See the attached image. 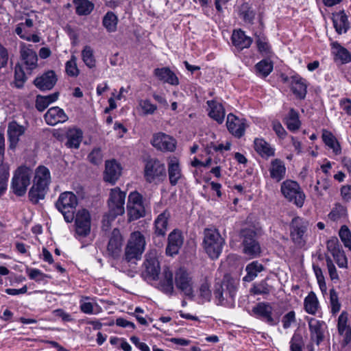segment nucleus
I'll use <instances>...</instances> for the list:
<instances>
[{"instance_id": "obj_23", "label": "nucleus", "mask_w": 351, "mask_h": 351, "mask_svg": "<svg viewBox=\"0 0 351 351\" xmlns=\"http://www.w3.org/2000/svg\"><path fill=\"white\" fill-rule=\"evenodd\" d=\"M154 76L160 82L172 86L179 84V80L175 73L169 67L156 68L154 70Z\"/></svg>"}, {"instance_id": "obj_8", "label": "nucleus", "mask_w": 351, "mask_h": 351, "mask_svg": "<svg viewBox=\"0 0 351 351\" xmlns=\"http://www.w3.org/2000/svg\"><path fill=\"white\" fill-rule=\"evenodd\" d=\"M280 192L283 197L296 206H303L306 195L299 184L291 180H287L280 185Z\"/></svg>"}, {"instance_id": "obj_53", "label": "nucleus", "mask_w": 351, "mask_h": 351, "mask_svg": "<svg viewBox=\"0 0 351 351\" xmlns=\"http://www.w3.org/2000/svg\"><path fill=\"white\" fill-rule=\"evenodd\" d=\"M123 167L120 162L111 160V184H113L122 174Z\"/></svg>"}, {"instance_id": "obj_28", "label": "nucleus", "mask_w": 351, "mask_h": 351, "mask_svg": "<svg viewBox=\"0 0 351 351\" xmlns=\"http://www.w3.org/2000/svg\"><path fill=\"white\" fill-rule=\"evenodd\" d=\"M208 115L213 120L221 124L223 122L226 112L223 105L216 100L207 101Z\"/></svg>"}, {"instance_id": "obj_61", "label": "nucleus", "mask_w": 351, "mask_h": 351, "mask_svg": "<svg viewBox=\"0 0 351 351\" xmlns=\"http://www.w3.org/2000/svg\"><path fill=\"white\" fill-rule=\"evenodd\" d=\"M141 205L143 204L142 196L141 195L136 192L133 191L130 193L128 196V201L127 206L130 205Z\"/></svg>"}, {"instance_id": "obj_9", "label": "nucleus", "mask_w": 351, "mask_h": 351, "mask_svg": "<svg viewBox=\"0 0 351 351\" xmlns=\"http://www.w3.org/2000/svg\"><path fill=\"white\" fill-rule=\"evenodd\" d=\"M32 170L26 166L19 167L14 172L11 182V189L17 196H23L30 184Z\"/></svg>"}, {"instance_id": "obj_15", "label": "nucleus", "mask_w": 351, "mask_h": 351, "mask_svg": "<svg viewBox=\"0 0 351 351\" xmlns=\"http://www.w3.org/2000/svg\"><path fill=\"white\" fill-rule=\"evenodd\" d=\"M126 193L118 187L111 189V219L125 213Z\"/></svg>"}, {"instance_id": "obj_37", "label": "nucleus", "mask_w": 351, "mask_h": 351, "mask_svg": "<svg viewBox=\"0 0 351 351\" xmlns=\"http://www.w3.org/2000/svg\"><path fill=\"white\" fill-rule=\"evenodd\" d=\"M263 269L264 267L261 263L257 261H252L246 266L247 274L243 277V280L245 282L252 281Z\"/></svg>"}, {"instance_id": "obj_52", "label": "nucleus", "mask_w": 351, "mask_h": 351, "mask_svg": "<svg viewBox=\"0 0 351 351\" xmlns=\"http://www.w3.org/2000/svg\"><path fill=\"white\" fill-rule=\"evenodd\" d=\"M20 64H17L15 66L14 78L16 84L18 88L21 87L26 81V71Z\"/></svg>"}, {"instance_id": "obj_2", "label": "nucleus", "mask_w": 351, "mask_h": 351, "mask_svg": "<svg viewBox=\"0 0 351 351\" xmlns=\"http://www.w3.org/2000/svg\"><path fill=\"white\" fill-rule=\"evenodd\" d=\"M239 281L230 276H225L221 282L215 285L214 296L218 305L232 303L236 296Z\"/></svg>"}, {"instance_id": "obj_60", "label": "nucleus", "mask_w": 351, "mask_h": 351, "mask_svg": "<svg viewBox=\"0 0 351 351\" xmlns=\"http://www.w3.org/2000/svg\"><path fill=\"white\" fill-rule=\"evenodd\" d=\"M103 155L100 149H94L88 155L89 161L94 164L98 165L102 161Z\"/></svg>"}, {"instance_id": "obj_3", "label": "nucleus", "mask_w": 351, "mask_h": 351, "mask_svg": "<svg viewBox=\"0 0 351 351\" xmlns=\"http://www.w3.org/2000/svg\"><path fill=\"white\" fill-rule=\"evenodd\" d=\"M309 223L300 217L292 219L290 225V239L294 246L298 249L305 247L308 238Z\"/></svg>"}, {"instance_id": "obj_48", "label": "nucleus", "mask_w": 351, "mask_h": 351, "mask_svg": "<svg viewBox=\"0 0 351 351\" xmlns=\"http://www.w3.org/2000/svg\"><path fill=\"white\" fill-rule=\"evenodd\" d=\"M82 56L84 62L88 67L93 68L95 66V60L93 56V51L90 47H84L82 51Z\"/></svg>"}, {"instance_id": "obj_40", "label": "nucleus", "mask_w": 351, "mask_h": 351, "mask_svg": "<svg viewBox=\"0 0 351 351\" xmlns=\"http://www.w3.org/2000/svg\"><path fill=\"white\" fill-rule=\"evenodd\" d=\"M330 181L328 178H322L317 180L313 186V194L318 198L323 197L330 187Z\"/></svg>"}, {"instance_id": "obj_12", "label": "nucleus", "mask_w": 351, "mask_h": 351, "mask_svg": "<svg viewBox=\"0 0 351 351\" xmlns=\"http://www.w3.org/2000/svg\"><path fill=\"white\" fill-rule=\"evenodd\" d=\"M253 312L270 326L277 325L280 321V315L277 312H274L273 307L269 303H258L253 308Z\"/></svg>"}, {"instance_id": "obj_46", "label": "nucleus", "mask_w": 351, "mask_h": 351, "mask_svg": "<svg viewBox=\"0 0 351 351\" xmlns=\"http://www.w3.org/2000/svg\"><path fill=\"white\" fill-rule=\"evenodd\" d=\"M256 73L262 77H267L273 70V64L267 60H263L255 65Z\"/></svg>"}, {"instance_id": "obj_38", "label": "nucleus", "mask_w": 351, "mask_h": 351, "mask_svg": "<svg viewBox=\"0 0 351 351\" xmlns=\"http://www.w3.org/2000/svg\"><path fill=\"white\" fill-rule=\"evenodd\" d=\"M256 45L258 52L264 57L271 58L274 53L268 39L263 36H258L256 40Z\"/></svg>"}, {"instance_id": "obj_39", "label": "nucleus", "mask_w": 351, "mask_h": 351, "mask_svg": "<svg viewBox=\"0 0 351 351\" xmlns=\"http://www.w3.org/2000/svg\"><path fill=\"white\" fill-rule=\"evenodd\" d=\"M304 306L305 311L308 314H316L319 308V302L316 295L313 291L310 292L304 298Z\"/></svg>"}, {"instance_id": "obj_4", "label": "nucleus", "mask_w": 351, "mask_h": 351, "mask_svg": "<svg viewBox=\"0 0 351 351\" xmlns=\"http://www.w3.org/2000/svg\"><path fill=\"white\" fill-rule=\"evenodd\" d=\"M77 204V196L71 191H64L60 194L55 206L62 214L64 220L67 223H71L75 218Z\"/></svg>"}, {"instance_id": "obj_54", "label": "nucleus", "mask_w": 351, "mask_h": 351, "mask_svg": "<svg viewBox=\"0 0 351 351\" xmlns=\"http://www.w3.org/2000/svg\"><path fill=\"white\" fill-rule=\"evenodd\" d=\"M347 215L346 208L341 204H336L329 213V218L333 221H337Z\"/></svg>"}, {"instance_id": "obj_22", "label": "nucleus", "mask_w": 351, "mask_h": 351, "mask_svg": "<svg viewBox=\"0 0 351 351\" xmlns=\"http://www.w3.org/2000/svg\"><path fill=\"white\" fill-rule=\"evenodd\" d=\"M44 117L46 123L49 125H56L59 123H64L68 119L64 111L58 106L49 108Z\"/></svg>"}, {"instance_id": "obj_25", "label": "nucleus", "mask_w": 351, "mask_h": 351, "mask_svg": "<svg viewBox=\"0 0 351 351\" xmlns=\"http://www.w3.org/2000/svg\"><path fill=\"white\" fill-rule=\"evenodd\" d=\"M57 81L56 75L53 71H49L34 80V85L41 90H51Z\"/></svg>"}, {"instance_id": "obj_47", "label": "nucleus", "mask_w": 351, "mask_h": 351, "mask_svg": "<svg viewBox=\"0 0 351 351\" xmlns=\"http://www.w3.org/2000/svg\"><path fill=\"white\" fill-rule=\"evenodd\" d=\"M128 215L130 221L138 219L145 215V208L141 205H130L127 206Z\"/></svg>"}, {"instance_id": "obj_55", "label": "nucleus", "mask_w": 351, "mask_h": 351, "mask_svg": "<svg viewBox=\"0 0 351 351\" xmlns=\"http://www.w3.org/2000/svg\"><path fill=\"white\" fill-rule=\"evenodd\" d=\"M330 304L332 314L335 315L340 311L341 304L339 301L338 294L334 289L330 290Z\"/></svg>"}, {"instance_id": "obj_50", "label": "nucleus", "mask_w": 351, "mask_h": 351, "mask_svg": "<svg viewBox=\"0 0 351 351\" xmlns=\"http://www.w3.org/2000/svg\"><path fill=\"white\" fill-rule=\"evenodd\" d=\"M76 60V57L72 56L71 59L66 62L65 71L66 74L70 77H77L80 73Z\"/></svg>"}, {"instance_id": "obj_30", "label": "nucleus", "mask_w": 351, "mask_h": 351, "mask_svg": "<svg viewBox=\"0 0 351 351\" xmlns=\"http://www.w3.org/2000/svg\"><path fill=\"white\" fill-rule=\"evenodd\" d=\"M170 213L165 210L154 221V232L157 236L165 237L168 229Z\"/></svg>"}, {"instance_id": "obj_31", "label": "nucleus", "mask_w": 351, "mask_h": 351, "mask_svg": "<svg viewBox=\"0 0 351 351\" xmlns=\"http://www.w3.org/2000/svg\"><path fill=\"white\" fill-rule=\"evenodd\" d=\"M65 145L70 149H78L83 138V132L78 128H70L66 133Z\"/></svg>"}, {"instance_id": "obj_34", "label": "nucleus", "mask_w": 351, "mask_h": 351, "mask_svg": "<svg viewBox=\"0 0 351 351\" xmlns=\"http://www.w3.org/2000/svg\"><path fill=\"white\" fill-rule=\"evenodd\" d=\"M332 19L333 26L338 34H341L347 32L349 28V22L343 11L334 13Z\"/></svg>"}, {"instance_id": "obj_14", "label": "nucleus", "mask_w": 351, "mask_h": 351, "mask_svg": "<svg viewBox=\"0 0 351 351\" xmlns=\"http://www.w3.org/2000/svg\"><path fill=\"white\" fill-rule=\"evenodd\" d=\"M305 319L308 322L311 341L319 346L324 339L326 324L324 321L313 317H306Z\"/></svg>"}, {"instance_id": "obj_26", "label": "nucleus", "mask_w": 351, "mask_h": 351, "mask_svg": "<svg viewBox=\"0 0 351 351\" xmlns=\"http://www.w3.org/2000/svg\"><path fill=\"white\" fill-rule=\"evenodd\" d=\"M286 171L287 169L282 160L276 158L271 161L269 172L272 180L277 182L281 181L285 178Z\"/></svg>"}, {"instance_id": "obj_41", "label": "nucleus", "mask_w": 351, "mask_h": 351, "mask_svg": "<svg viewBox=\"0 0 351 351\" xmlns=\"http://www.w3.org/2000/svg\"><path fill=\"white\" fill-rule=\"evenodd\" d=\"M136 109L141 115L146 116L154 114L157 110V106L149 99H140Z\"/></svg>"}, {"instance_id": "obj_44", "label": "nucleus", "mask_w": 351, "mask_h": 351, "mask_svg": "<svg viewBox=\"0 0 351 351\" xmlns=\"http://www.w3.org/2000/svg\"><path fill=\"white\" fill-rule=\"evenodd\" d=\"M287 128L291 131H295L300 127L301 123L299 120L298 113L293 109H291L285 122Z\"/></svg>"}, {"instance_id": "obj_35", "label": "nucleus", "mask_w": 351, "mask_h": 351, "mask_svg": "<svg viewBox=\"0 0 351 351\" xmlns=\"http://www.w3.org/2000/svg\"><path fill=\"white\" fill-rule=\"evenodd\" d=\"M322 138L326 145L331 149L336 156L341 154V145L332 132L326 130H323Z\"/></svg>"}, {"instance_id": "obj_13", "label": "nucleus", "mask_w": 351, "mask_h": 351, "mask_svg": "<svg viewBox=\"0 0 351 351\" xmlns=\"http://www.w3.org/2000/svg\"><path fill=\"white\" fill-rule=\"evenodd\" d=\"M243 237V252L252 257H256L261 253V247L255 239L256 232L253 230H243L241 232Z\"/></svg>"}, {"instance_id": "obj_51", "label": "nucleus", "mask_w": 351, "mask_h": 351, "mask_svg": "<svg viewBox=\"0 0 351 351\" xmlns=\"http://www.w3.org/2000/svg\"><path fill=\"white\" fill-rule=\"evenodd\" d=\"M339 236L344 246L351 250V232L347 226L343 225L341 227Z\"/></svg>"}, {"instance_id": "obj_43", "label": "nucleus", "mask_w": 351, "mask_h": 351, "mask_svg": "<svg viewBox=\"0 0 351 351\" xmlns=\"http://www.w3.org/2000/svg\"><path fill=\"white\" fill-rule=\"evenodd\" d=\"M123 240V237L120 230L114 228L111 232V247L114 246V252L113 253L115 256L121 252Z\"/></svg>"}, {"instance_id": "obj_64", "label": "nucleus", "mask_w": 351, "mask_h": 351, "mask_svg": "<svg viewBox=\"0 0 351 351\" xmlns=\"http://www.w3.org/2000/svg\"><path fill=\"white\" fill-rule=\"evenodd\" d=\"M272 128L279 138H284L285 137L287 132L279 121H274L272 122Z\"/></svg>"}, {"instance_id": "obj_42", "label": "nucleus", "mask_w": 351, "mask_h": 351, "mask_svg": "<svg viewBox=\"0 0 351 351\" xmlns=\"http://www.w3.org/2000/svg\"><path fill=\"white\" fill-rule=\"evenodd\" d=\"M76 12L79 15H88L94 8L93 3L88 0H74Z\"/></svg>"}, {"instance_id": "obj_63", "label": "nucleus", "mask_w": 351, "mask_h": 351, "mask_svg": "<svg viewBox=\"0 0 351 351\" xmlns=\"http://www.w3.org/2000/svg\"><path fill=\"white\" fill-rule=\"evenodd\" d=\"M162 291L167 294H171L173 292V280H166L161 279L159 283Z\"/></svg>"}, {"instance_id": "obj_7", "label": "nucleus", "mask_w": 351, "mask_h": 351, "mask_svg": "<svg viewBox=\"0 0 351 351\" xmlns=\"http://www.w3.org/2000/svg\"><path fill=\"white\" fill-rule=\"evenodd\" d=\"M145 239L141 232L134 231L132 232L125 247V260L129 262L134 259H141L145 251Z\"/></svg>"}, {"instance_id": "obj_27", "label": "nucleus", "mask_w": 351, "mask_h": 351, "mask_svg": "<svg viewBox=\"0 0 351 351\" xmlns=\"http://www.w3.org/2000/svg\"><path fill=\"white\" fill-rule=\"evenodd\" d=\"M183 244V237L178 230H173L168 237V245L166 253L169 256L177 254Z\"/></svg>"}, {"instance_id": "obj_33", "label": "nucleus", "mask_w": 351, "mask_h": 351, "mask_svg": "<svg viewBox=\"0 0 351 351\" xmlns=\"http://www.w3.org/2000/svg\"><path fill=\"white\" fill-rule=\"evenodd\" d=\"M255 151L263 158H267L275 154V149L262 138H256L254 141Z\"/></svg>"}, {"instance_id": "obj_1", "label": "nucleus", "mask_w": 351, "mask_h": 351, "mask_svg": "<svg viewBox=\"0 0 351 351\" xmlns=\"http://www.w3.org/2000/svg\"><path fill=\"white\" fill-rule=\"evenodd\" d=\"M50 180L49 170L44 166H39L36 170L34 183L29 191V198L33 204H36L45 198Z\"/></svg>"}, {"instance_id": "obj_29", "label": "nucleus", "mask_w": 351, "mask_h": 351, "mask_svg": "<svg viewBox=\"0 0 351 351\" xmlns=\"http://www.w3.org/2000/svg\"><path fill=\"white\" fill-rule=\"evenodd\" d=\"M289 83L293 94L300 99H304L307 92L306 80L299 75H293L289 80Z\"/></svg>"}, {"instance_id": "obj_32", "label": "nucleus", "mask_w": 351, "mask_h": 351, "mask_svg": "<svg viewBox=\"0 0 351 351\" xmlns=\"http://www.w3.org/2000/svg\"><path fill=\"white\" fill-rule=\"evenodd\" d=\"M232 42L233 45L239 50H242L250 47L252 39L246 36L243 31L241 29L234 30L232 35Z\"/></svg>"}, {"instance_id": "obj_59", "label": "nucleus", "mask_w": 351, "mask_h": 351, "mask_svg": "<svg viewBox=\"0 0 351 351\" xmlns=\"http://www.w3.org/2000/svg\"><path fill=\"white\" fill-rule=\"evenodd\" d=\"M282 322L284 328L287 329L290 328L291 326L296 322L295 312L291 311L285 314L282 317Z\"/></svg>"}, {"instance_id": "obj_5", "label": "nucleus", "mask_w": 351, "mask_h": 351, "mask_svg": "<svg viewBox=\"0 0 351 351\" xmlns=\"http://www.w3.org/2000/svg\"><path fill=\"white\" fill-rule=\"evenodd\" d=\"M144 178L147 183L158 185L167 179L165 164L157 158L147 160L144 167Z\"/></svg>"}, {"instance_id": "obj_57", "label": "nucleus", "mask_w": 351, "mask_h": 351, "mask_svg": "<svg viewBox=\"0 0 351 351\" xmlns=\"http://www.w3.org/2000/svg\"><path fill=\"white\" fill-rule=\"evenodd\" d=\"M250 292L254 295L268 294L270 292V287L265 281H261L254 284L250 289Z\"/></svg>"}, {"instance_id": "obj_16", "label": "nucleus", "mask_w": 351, "mask_h": 351, "mask_svg": "<svg viewBox=\"0 0 351 351\" xmlns=\"http://www.w3.org/2000/svg\"><path fill=\"white\" fill-rule=\"evenodd\" d=\"M75 232L82 237H86L90 232V215L86 209L78 210L75 215Z\"/></svg>"}, {"instance_id": "obj_45", "label": "nucleus", "mask_w": 351, "mask_h": 351, "mask_svg": "<svg viewBox=\"0 0 351 351\" xmlns=\"http://www.w3.org/2000/svg\"><path fill=\"white\" fill-rule=\"evenodd\" d=\"M10 167L6 163L0 165V197L5 193L7 189V183L10 176Z\"/></svg>"}, {"instance_id": "obj_6", "label": "nucleus", "mask_w": 351, "mask_h": 351, "mask_svg": "<svg viewBox=\"0 0 351 351\" xmlns=\"http://www.w3.org/2000/svg\"><path fill=\"white\" fill-rule=\"evenodd\" d=\"M203 243L209 257L217 259L222 252L225 240L217 230L207 229L204 232Z\"/></svg>"}, {"instance_id": "obj_17", "label": "nucleus", "mask_w": 351, "mask_h": 351, "mask_svg": "<svg viewBox=\"0 0 351 351\" xmlns=\"http://www.w3.org/2000/svg\"><path fill=\"white\" fill-rule=\"evenodd\" d=\"M144 266L143 275L147 280L153 281L158 278L160 268L158 260L154 254H149L146 256Z\"/></svg>"}, {"instance_id": "obj_49", "label": "nucleus", "mask_w": 351, "mask_h": 351, "mask_svg": "<svg viewBox=\"0 0 351 351\" xmlns=\"http://www.w3.org/2000/svg\"><path fill=\"white\" fill-rule=\"evenodd\" d=\"M198 295L202 302H209L211 299V291L208 282H202L198 289Z\"/></svg>"}, {"instance_id": "obj_19", "label": "nucleus", "mask_w": 351, "mask_h": 351, "mask_svg": "<svg viewBox=\"0 0 351 351\" xmlns=\"http://www.w3.org/2000/svg\"><path fill=\"white\" fill-rule=\"evenodd\" d=\"M226 126L228 131L235 137L241 138L245 134V120L239 119L232 113L227 116Z\"/></svg>"}, {"instance_id": "obj_11", "label": "nucleus", "mask_w": 351, "mask_h": 351, "mask_svg": "<svg viewBox=\"0 0 351 351\" xmlns=\"http://www.w3.org/2000/svg\"><path fill=\"white\" fill-rule=\"evenodd\" d=\"M32 45H27L22 43L20 46V58L19 63L25 69L27 74L38 67V56L35 51L31 48Z\"/></svg>"}, {"instance_id": "obj_20", "label": "nucleus", "mask_w": 351, "mask_h": 351, "mask_svg": "<svg viewBox=\"0 0 351 351\" xmlns=\"http://www.w3.org/2000/svg\"><path fill=\"white\" fill-rule=\"evenodd\" d=\"M152 145L163 152H173L176 149V140L164 133L155 134L152 141Z\"/></svg>"}, {"instance_id": "obj_10", "label": "nucleus", "mask_w": 351, "mask_h": 351, "mask_svg": "<svg viewBox=\"0 0 351 351\" xmlns=\"http://www.w3.org/2000/svg\"><path fill=\"white\" fill-rule=\"evenodd\" d=\"M176 287L183 293L191 298L194 296L193 288L195 282L192 274L184 268L178 269L175 274Z\"/></svg>"}, {"instance_id": "obj_62", "label": "nucleus", "mask_w": 351, "mask_h": 351, "mask_svg": "<svg viewBox=\"0 0 351 351\" xmlns=\"http://www.w3.org/2000/svg\"><path fill=\"white\" fill-rule=\"evenodd\" d=\"M9 61L8 49L0 43V69L7 66Z\"/></svg>"}, {"instance_id": "obj_36", "label": "nucleus", "mask_w": 351, "mask_h": 351, "mask_svg": "<svg viewBox=\"0 0 351 351\" xmlns=\"http://www.w3.org/2000/svg\"><path fill=\"white\" fill-rule=\"evenodd\" d=\"M332 52L335 56V60L339 61L342 64L348 63L351 60L349 51L337 43L332 44Z\"/></svg>"}, {"instance_id": "obj_56", "label": "nucleus", "mask_w": 351, "mask_h": 351, "mask_svg": "<svg viewBox=\"0 0 351 351\" xmlns=\"http://www.w3.org/2000/svg\"><path fill=\"white\" fill-rule=\"evenodd\" d=\"M304 344L302 336L299 333H294L290 341L291 351H302Z\"/></svg>"}, {"instance_id": "obj_24", "label": "nucleus", "mask_w": 351, "mask_h": 351, "mask_svg": "<svg viewBox=\"0 0 351 351\" xmlns=\"http://www.w3.org/2000/svg\"><path fill=\"white\" fill-rule=\"evenodd\" d=\"M168 176L171 185L175 186L182 178V170L179 160L176 157H170L168 159Z\"/></svg>"}, {"instance_id": "obj_21", "label": "nucleus", "mask_w": 351, "mask_h": 351, "mask_svg": "<svg viewBox=\"0 0 351 351\" xmlns=\"http://www.w3.org/2000/svg\"><path fill=\"white\" fill-rule=\"evenodd\" d=\"M25 128L21 125H19L16 121H13L8 124V135L10 142V148L14 149L16 148L19 138L25 132Z\"/></svg>"}, {"instance_id": "obj_58", "label": "nucleus", "mask_w": 351, "mask_h": 351, "mask_svg": "<svg viewBox=\"0 0 351 351\" xmlns=\"http://www.w3.org/2000/svg\"><path fill=\"white\" fill-rule=\"evenodd\" d=\"M351 327L348 323V314L343 311L338 317L337 330L338 332L350 330Z\"/></svg>"}, {"instance_id": "obj_18", "label": "nucleus", "mask_w": 351, "mask_h": 351, "mask_svg": "<svg viewBox=\"0 0 351 351\" xmlns=\"http://www.w3.org/2000/svg\"><path fill=\"white\" fill-rule=\"evenodd\" d=\"M327 248L339 267H347V258L337 238H332L327 242Z\"/></svg>"}]
</instances>
